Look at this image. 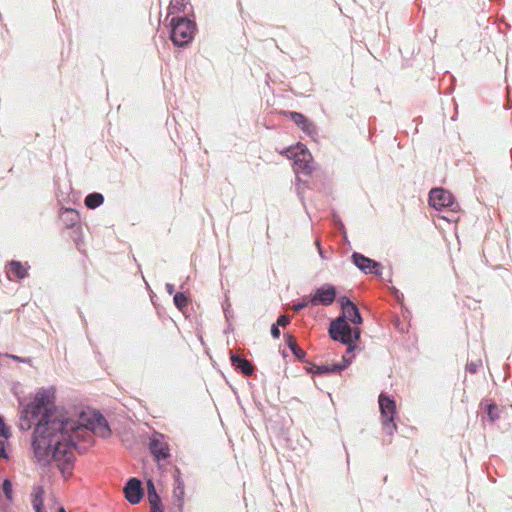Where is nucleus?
<instances>
[{
    "instance_id": "a878e982",
    "label": "nucleus",
    "mask_w": 512,
    "mask_h": 512,
    "mask_svg": "<svg viewBox=\"0 0 512 512\" xmlns=\"http://www.w3.org/2000/svg\"><path fill=\"white\" fill-rule=\"evenodd\" d=\"M310 303L309 301V297H304L303 300L301 302H298L296 304L293 305V310L295 312H299L301 311L302 309L306 308L308 306V304Z\"/></svg>"
},
{
    "instance_id": "412c9836",
    "label": "nucleus",
    "mask_w": 512,
    "mask_h": 512,
    "mask_svg": "<svg viewBox=\"0 0 512 512\" xmlns=\"http://www.w3.org/2000/svg\"><path fill=\"white\" fill-rule=\"evenodd\" d=\"M147 498L150 505L161 503V498L158 495L156 487L151 479L147 481Z\"/></svg>"
},
{
    "instance_id": "79ce46f5",
    "label": "nucleus",
    "mask_w": 512,
    "mask_h": 512,
    "mask_svg": "<svg viewBox=\"0 0 512 512\" xmlns=\"http://www.w3.org/2000/svg\"><path fill=\"white\" fill-rule=\"evenodd\" d=\"M297 190H298V194L301 198H303V195H302V192L300 190V186L297 184Z\"/></svg>"
},
{
    "instance_id": "6ab92c4d",
    "label": "nucleus",
    "mask_w": 512,
    "mask_h": 512,
    "mask_svg": "<svg viewBox=\"0 0 512 512\" xmlns=\"http://www.w3.org/2000/svg\"><path fill=\"white\" fill-rule=\"evenodd\" d=\"M84 202L89 209H95L103 204L104 196L101 193L93 192L85 197Z\"/></svg>"
},
{
    "instance_id": "bb28decb",
    "label": "nucleus",
    "mask_w": 512,
    "mask_h": 512,
    "mask_svg": "<svg viewBox=\"0 0 512 512\" xmlns=\"http://www.w3.org/2000/svg\"><path fill=\"white\" fill-rule=\"evenodd\" d=\"M32 497H33L32 505H33L34 510L38 511L40 509H43L44 499L43 498H38V497H35V496H32Z\"/></svg>"
},
{
    "instance_id": "7c9ffc66",
    "label": "nucleus",
    "mask_w": 512,
    "mask_h": 512,
    "mask_svg": "<svg viewBox=\"0 0 512 512\" xmlns=\"http://www.w3.org/2000/svg\"><path fill=\"white\" fill-rule=\"evenodd\" d=\"M32 496L43 498L44 497V489L41 486H37L34 488Z\"/></svg>"
},
{
    "instance_id": "a211bd4d",
    "label": "nucleus",
    "mask_w": 512,
    "mask_h": 512,
    "mask_svg": "<svg viewBox=\"0 0 512 512\" xmlns=\"http://www.w3.org/2000/svg\"><path fill=\"white\" fill-rule=\"evenodd\" d=\"M285 338H286V343H287V345H288L289 349L291 350V352L293 353V355H294L298 360H300V361H304L305 356H306V353H305V351H304L302 348H300V347L297 345V343H296V341H295L294 337H293V336H291V335H289V334H287V335H285Z\"/></svg>"
},
{
    "instance_id": "2f4dec72",
    "label": "nucleus",
    "mask_w": 512,
    "mask_h": 512,
    "mask_svg": "<svg viewBox=\"0 0 512 512\" xmlns=\"http://www.w3.org/2000/svg\"><path fill=\"white\" fill-rule=\"evenodd\" d=\"M224 314L227 320H229L231 316V304L226 300L224 306H223Z\"/></svg>"
},
{
    "instance_id": "dca6fc26",
    "label": "nucleus",
    "mask_w": 512,
    "mask_h": 512,
    "mask_svg": "<svg viewBox=\"0 0 512 512\" xmlns=\"http://www.w3.org/2000/svg\"><path fill=\"white\" fill-rule=\"evenodd\" d=\"M346 369V365L333 364V365H315L310 364L308 372L312 374H327V373H338Z\"/></svg>"
},
{
    "instance_id": "f3484780",
    "label": "nucleus",
    "mask_w": 512,
    "mask_h": 512,
    "mask_svg": "<svg viewBox=\"0 0 512 512\" xmlns=\"http://www.w3.org/2000/svg\"><path fill=\"white\" fill-rule=\"evenodd\" d=\"M184 496H185V488L174 487L173 495H172V504H173L174 512H183Z\"/></svg>"
},
{
    "instance_id": "72a5a7b5",
    "label": "nucleus",
    "mask_w": 512,
    "mask_h": 512,
    "mask_svg": "<svg viewBox=\"0 0 512 512\" xmlns=\"http://www.w3.org/2000/svg\"><path fill=\"white\" fill-rule=\"evenodd\" d=\"M466 369L470 373H475L477 371V369H478V364L475 363V362H470V363L467 364Z\"/></svg>"
},
{
    "instance_id": "4468645a",
    "label": "nucleus",
    "mask_w": 512,
    "mask_h": 512,
    "mask_svg": "<svg viewBox=\"0 0 512 512\" xmlns=\"http://www.w3.org/2000/svg\"><path fill=\"white\" fill-rule=\"evenodd\" d=\"M230 360L235 369L239 370L243 375L251 376L254 373L253 364L240 355L232 353Z\"/></svg>"
},
{
    "instance_id": "aec40b11",
    "label": "nucleus",
    "mask_w": 512,
    "mask_h": 512,
    "mask_svg": "<svg viewBox=\"0 0 512 512\" xmlns=\"http://www.w3.org/2000/svg\"><path fill=\"white\" fill-rule=\"evenodd\" d=\"M9 272L13 273L18 279H23L27 276V270L20 261L12 260L8 263Z\"/></svg>"
},
{
    "instance_id": "a19ab883",
    "label": "nucleus",
    "mask_w": 512,
    "mask_h": 512,
    "mask_svg": "<svg viewBox=\"0 0 512 512\" xmlns=\"http://www.w3.org/2000/svg\"><path fill=\"white\" fill-rule=\"evenodd\" d=\"M13 359H15L16 361H21V362H25L24 359L18 357V356H12Z\"/></svg>"
},
{
    "instance_id": "39448f33",
    "label": "nucleus",
    "mask_w": 512,
    "mask_h": 512,
    "mask_svg": "<svg viewBox=\"0 0 512 512\" xmlns=\"http://www.w3.org/2000/svg\"><path fill=\"white\" fill-rule=\"evenodd\" d=\"M285 155L288 158H292L294 160V171L297 175V182H302L299 174L302 173L304 175H310L313 166H312V155L304 144L298 143L294 147H289L285 150Z\"/></svg>"
},
{
    "instance_id": "37998d69",
    "label": "nucleus",
    "mask_w": 512,
    "mask_h": 512,
    "mask_svg": "<svg viewBox=\"0 0 512 512\" xmlns=\"http://www.w3.org/2000/svg\"><path fill=\"white\" fill-rule=\"evenodd\" d=\"M58 512H66V510L64 509V507H60Z\"/></svg>"
},
{
    "instance_id": "c85d7f7f",
    "label": "nucleus",
    "mask_w": 512,
    "mask_h": 512,
    "mask_svg": "<svg viewBox=\"0 0 512 512\" xmlns=\"http://www.w3.org/2000/svg\"><path fill=\"white\" fill-rule=\"evenodd\" d=\"M0 436L4 438H7L9 436V430L6 427L2 417H0Z\"/></svg>"
},
{
    "instance_id": "1a4fd4ad",
    "label": "nucleus",
    "mask_w": 512,
    "mask_h": 512,
    "mask_svg": "<svg viewBox=\"0 0 512 512\" xmlns=\"http://www.w3.org/2000/svg\"><path fill=\"white\" fill-rule=\"evenodd\" d=\"M351 259L354 265L365 274H374L377 276L382 274V265L380 262L370 259L358 252H353Z\"/></svg>"
},
{
    "instance_id": "2eb2a0df",
    "label": "nucleus",
    "mask_w": 512,
    "mask_h": 512,
    "mask_svg": "<svg viewBox=\"0 0 512 512\" xmlns=\"http://www.w3.org/2000/svg\"><path fill=\"white\" fill-rule=\"evenodd\" d=\"M59 218L66 228H74L80 222L78 212L72 208L61 209Z\"/></svg>"
},
{
    "instance_id": "cd10ccee",
    "label": "nucleus",
    "mask_w": 512,
    "mask_h": 512,
    "mask_svg": "<svg viewBox=\"0 0 512 512\" xmlns=\"http://www.w3.org/2000/svg\"><path fill=\"white\" fill-rule=\"evenodd\" d=\"M290 322V317L287 316V315H280L277 319V323L276 325L278 326H281V327H285L286 325H288Z\"/></svg>"
},
{
    "instance_id": "4c0bfd02",
    "label": "nucleus",
    "mask_w": 512,
    "mask_h": 512,
    "mask_svg": "<svg viewBox=\"0 0 512 512\" xmlns=\"http://www.w3.org/2000/svg\"><path fill=\"white\" fill-rule=\"evenodd\" d=\"M165 289H166V291H167V293H168L169 295H172V294L174 293V291H175V287H174V285H173V284H171V283H166V285H165Z\"/></svg>"
},
{
    "instance_id": "0eeeda50",
    "label": "nucleus",
    "mask_w": 512,
    "mask_h": 512,
    "mask_svg": "<svg viewBox=\"0 0 512 512\" xmlns=\"http://www.w3.org/2000/svg\"><path fill=\"white\" fill-rule=\"evenodd\" d=\"M429 204L437 209H448L451 212H456L459 209L458 203L455 201L454 196L443 188H433L429 193Z\"/></svg>"
},
{
    "instance_id": "ddd939ff",
    "label": "nucleus",
    "mask_w": 512,
    "mask_h": 512,
    "mask_svg": "<svg viewBox=\"0 0 512 512\" xmlns=\"http://www.w3.org/2000/svg\"><path fill=\"white\" fill-rule=\"evenodd\" d=\"M290 119L300 127L305 133L312 135L316 133L315 125L302 113L289 112Z\"/></svg>"
},
{
    "instance_id": "c03bdc74",
    "label": "nucleus",
    "mask_w": 512,
    "mask_h": 512,
    "mask_svg": "<svg viewBox=\"0 0 512 512\" xmlns=\"http://www.w3.org/2000/svg\"><path fill=\"white\" fill-rule=\"evenodd\" d=\"M35 512H44V511H43V509H40V510H38V511H35Z\"/></svg>"
},
{
    "instance_id": "c756f323",
    "label": "nucleus",
    "mask_w": 512,
    "mask_h": 512,
    "mask_svg": "<svg viewBox=\"0 0 512 512\" xmlns=\"http://www.w3.org/2000/svg\"><path fill=\"white\" fill-rule=\"evenodd\" d=\"M176 475L174 476V480H175V487H182V488H185V485H184V481L182 480L181 478V474H180V471L179 469H176Z\"/></svg>"
},
{
    "instance_id": "6e6552de",
    "label": "nucleus",
    "mask_w": 512,
    "mask_h": 512,
    "mask_svg": "<svg viewBox=\"0 0 512 512\" xmlns=\"http://www.w3.org/2000/svg\"><path fill=\"white\" fill-rule=\"evenodd\" d=\"M337 290L332 284H324L317 288L313 295L309 297L310 304L329 306L336 299Z\"/></svg>"
},
{
    "instance_id": "f257e3e1",
    "label": "nucleus",
    "mask_w": 512,
    "mask_h": 512,
    "mask_svg": "<svg viewBox=\"0 0 512 512\" xmlns=\"http://www.w3.org/2000/svg\"><path fill=\"white\" fill-rule=\"evenodd\" d=\"M53 388L39 389L22 412L20 426L30 429L31 420H37L32 437L34 457L42 466L57 463L63 475L71 474L75 456L71 453V432L78 428L74 419L55 410Z\"/></svg>"
},
{
    "instance_id": "f704fd0d",
    "label": "nucleus",
    "mask_w": 512,
    "mask_h": 512,
    "mask_svg": "<svg viewBox=\"0 0 512 512\" xmlns=\"http://www.w3.org/2000/svg\"><path fill=\"white\" fill-rule=\"evenodd\" d=\"M333 221L334 224L339 227V229L344 230V225L338 215H333Z\"/></svg>"
},
{
    "instance_id": "9d476101",
    "label": "nucleus",
    "mask_w": 512,
    "mask_h": 512,
    "mask_svg": "<svg viewBox=\"0 0 512 512\" xmlns=\"http://www.w3.org/2000/svg\"><path fill=\"white\" fill-rule=\"evenodd\" d=\"M338 301L342 309V315L339 316L338 319H343L344 321L348 319L350 322L357 325L363 322L358 307L348 297L341 296Z\"/></svg>"
},
{
    "instance_id": "f8f14e48",
    "label": "nucleus",
    "mask_w": 512,
    "mask_h": 512,
    "mask_svg": "<svg viewBox=\"0 0 512 512\" xmlns=\"http://www.w3.org/2000/svg\"><path fill=\"white\" fill-rule=\"evenodd\" d=\"M123 491L126 500L133 505L138 504L144 495L142 482L138 478L134 477L130 478L126 482Z\"/></svg>"
},
{
    "instance_id": "5701e85b",
    "label": "nucleus",
    "mask_w": 512,
    "mask_h": 512,
    "mask_svg": "<svg viewBox=\"0 0 512 512\" xmlns=\"http://www.w3.org/2000/svg\"><path fill=\"white\" fill-rule=\"evenodd\" d=\"M173 301H174V304L175 306L179 309V310H183L187 304H188V298L187 296L182 293V292H177L175 295H174V298H173Z\"/></svg>"
},
{
    "instance_id": "473e14b6",
    "label": "nucleus",
    "mask_w": 512,
    "mask_h": 512,
    "mask_svg": "<svg viewBox=\"0 0 512 512\" xmlns=\"http://www.w3.org/2000/svg\"><path fill=\"white\" fill-rule=\"evenodd\" d=\"M271 335L275 339H278L280 337V330H279V326L278 325L273 324L271 326Z\"/></svg>"
},
{
    "instance_id": "ea45409f",
    "label": "nucleus",
    "mask_w": 512,
    "mask_h": 512,
    "mask_svg": "<svg viewBox=\"0 0 512 512\" xmlns=\"http://www.w3.org/2000/svg\"><path fill=\"white\" fill-rule=\"evenodd\" d=\"M351 363V360L347 359L345 356L343 357V360L342 362L340 363L341 365H346V368L350 365Z\"/></svg>"
},
{
    "instance_id": "b1692460",
    "label": "nucleus",
    "mask_w": 512,
    "mask_h": 512,
    "mask_svg": "<svg viewBox=\"0 0 512 512\" xmlns=\"http://www.w3.org/2000/svg\"><path fill=\"white\" fill-rule=\"evenodd\" d=\"M183 0H171L169 6V14L172 15L176 12L183 11Z\"/></svg>"
},
{
    "instance_id": "20e7f679",
    "label": "nucleus",
    "mask_w": 512,
    "mask_h": 512,
    "mask_svg": "<svg viewBox=\"0 0 512 512\" xmlns=\"http://www.w3.org/2000/svg\"><path fill=\"white\" fill-rule=\"evenodd\" d=\"M328 333L332 340L348 345V353L353 351V344L360 338L359 328H353L346 321L338 318L331 321Z\"/></svg>"
},
{
    "instance_id": "58836bf2",
    "label": "nucleus",
    "mask_w": 512,
    "mask_h": 512,
    "mask_svg": "<svg viewBox=\"0 0 512 512\" xmlns=\"http://www.w3.org/2000/svg\"><path fill=\"white\" fill-rule=\"evenodd\" d=\"M316 245H317L318 253H319L320 257H321L322 259H326L325 255H324V251H323V249L321 248V246H320V242H319L318 240L316 241Z\"/></svg>"
},
{
    "instance_id": "9b49d317",
    "label": "nucleus",
    "mask_w": 512,
    "mask_h": 512,
    "mask_svg": "<svg viewBox=\"0 0 512 512\" xmlns=\"http://www.w3.org/2000/svg\"><path fill=\"white\" fill-rule=\"evenodd\" d=\"M149 449L157 461L166 460L170 456L169 446L162 434L155 433L150 438Z\"/></svg>"
},
{
    "instance_id": "423d86ee",
    "label": "nucleus",
    "mask_w": 512,
    "mask_h": 512,
    "mask_svg": "<svg viewBox=\"0 0 512 512\" xmlns=\"http://www.w3.org/2000/svg\"><path fill=\"white\" fill-rule=\"evenodd\" d=\"M378 402L383 429L388 435H392L397 430V426L394 423V416L396 414L395 400L387 394L381 393Z\"/></svg>"
},
{
    "instance_id": "4be33fe9",
    "label": "nucleus",
    "mask_w": 512,
    "mask_h": 512,
    "mask_svg": "<svg viewBox=\"0 0 512 512\" xmlns=\"http://www.w3.org/2000/svg\"><path fill=\"white\" fill-rule=\"evenodd\" d=\"M1 490L7 501L13 500V487L10 479L6 478L3 480Z\"/></svg>"
},
{
    "instance_id": "c9c22d12",
    "label": "nucleus",
    "mask_w": 512,
    "mask_h": 512,
    "mask_svg": "<svg viewBox=\"0 0 512 512\" xmlns=\"http://www.w3.org/2000/svg\"><path fill=\"white\" fill-rule=\"evenodd\" d=\"M150 512H164L162 503L151 505Z\"/></svg>"
},
{
    "instance_id": "f03ea898",
    "label": "nucleus",
    "mask_w": 512,
    "mask_h": 512,
    "mask_svg": "<svg viewBox=\"0 0 512 512\" xmlns=\"http://www.w3.org/2000/svg\"><path fill=\"white\" fill-rule=\"evenodd\" d=\"M74 421L77 423L78 428L71 432V438L73 439L71 453L73 455V449L76 447V441L80 438L81 432L84 429L90 430L102 438H107L111 434L107 420L99 411L94 410L88 413H82L79 417V421Z\"/></svg>"
},
{
    "instance_id": "7ed1b4c3",
    "label": "nucleus",
    "mask_w": 512,
    "mask_h": 512,
    "mask_svg": "<svg viewBox=\"0 0 512 512\" xmlns=\"http://www.w3.org/2000/svg\"><path fill=\"white\" fill-rule=\"evenodd\" d=\"M170 38L175 46L185 47L190 44L196 31V23L186 17H172Z\"/></svg>"
},
{
    "instance_id": "e433bc0d",
    "label": "nucleus",
    "mask_w": 512,
    "mask_h": 512,
    "mask_svg": "<svg viewBox=\"0 0 512 512\" xmlns=\"http://www.w3.org/2000/svg\"><path fill=\"white\" fill-rule=\"evenodd\" d=\"M7 458V453L5 451L4 442L0 440V459Z\"/></svg>"
},
{
    "instance_id": "393cba45",
    "label": "nucleus",
    "mask_w": 512,
    "mask_h": 512,
    "mask_svg": "<svg viewBox=\"0 0 512 512\" xmlns=\"http://www.w3.org/2000/svg\"><path fill=\"white\" fill-rule=\"evenodd\" d=\"M497 410L498 408L495 404H489L487 406V415L492 422L498 418Z\"/></svg>"
}]
</instances>
